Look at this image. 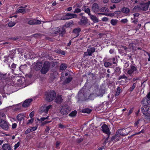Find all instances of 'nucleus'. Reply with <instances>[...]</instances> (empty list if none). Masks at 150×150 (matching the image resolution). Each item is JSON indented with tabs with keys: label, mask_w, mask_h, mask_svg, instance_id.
<instances>
[{
	"label": "nucleus",
	"mask_w": 150,
	"mask_h": 150,
	"mask_svg": "<svg viewBox=\"0 0 150 150\" xmlns=\"http://www.w3.org/2000/svg\"><path fill=\"white\" fill-rule=\"evenodd\" d=\"M56 97V93L53 91H48L45 93L44 98L47 101L50 102L52 101Z\"/></svg>",
	"instance_id": "f257e3e1"
},
{
	"label": "nucleus",
	"mask_w": 150,
	"mask_h": 150,
	"mask_svg": "<svg viewBox=\"0 0 150 150\" xmlns=\"http://www.w3.org/2000/svg\"><path fill=\"white\" fill-rule=\"evenodd\" d=\"M88 94H89L88 90L83 88L79 92L78 96L79 99L81 100H84L87 98Z\"/></svg>",
	"instance_id": "f03ea898"
},
{
	"label": "nucleus",
	"mask_w": 150,
	"mask_h": 150,
	"mask_svg": "<svg viewBox=\"0 0 150 150\" xmlns=\"http://www.w3.org/2000/svg\"><path fill=\"white\" fill-rule=\"evenodd\" d=\"M50 67V63L48 61H45L44 62L40 71L42 74H46L49 70Z\"/></svg>",
	"instance_id": "7ed1b4c3"
},
{
	"label": "nucleus",
	"mask_w": 150,
	"mask_h": 150,
	"mask_svg": "<svg viewBox=\"0 0 150 150\" xmlns=\"http://www.w3.org/2000/svg\"><path fill=\"white\" fill-rule=\"evenodd\" d=\"M60 110L61 114L63 115H66L70 112V109L68 105H64L61 107Z\"/></svg>",
	"instance_id": "20e7f679"
},
{
	"label": "nucleus",
	"mask_w": 150,
	"mask_h": 150,
	"mask_svg": "<svg viewBox=\"0 0 150 150\" xmlns=\"http://www.w3.org/2000/svg\"><path fill=\"white\" fill-rule=\"evenodd\" d=\"M99 6L98 4L96 3H94L92 6V10L95 13H97L98 15H103V13H99V12H103L102 9H99Z\"/></svg>",
	"instance_id": "39448f33"
},
{
	"label": "nucleus",
	"mask_w": 150,
	"mask_h": 150,
	"mask_svg": "<svg viewBox=\"0 0 150 150\" xmlns=\"http://www.w3.org/2000/svg\"><path fill=\"white\" fill-rule=\"evenodd\" d=\"M142 111L143 114L145 116L148 117L150 116V107L146 105H144L142 108Z\"/></svg>",
	"instance_id": "423d86ee"
},
{
	"label": "nucleus",
	"mask_w": 150,
	"mask_h": 150,
	"mask_svg": "<svg viewBox=\"0 0 150 150\" xmlns=\"http://www.w3.org/2000/svg\"><path fill=\"white\" fill-rule=\"evenodd\" d=\"M130 131L131 129L130 128L127 127L125 129H122L118 130L117 132V133H119L120 135L126 136L130 132Z\"/></svg>",
	"instance_id": "0eeeda50"
},
{
	"label": "nucleus",
	"mask_w": 150,
	"mask_h": 150,
	"mask_svg": "<svg viewBox=\"0 0 150 150\" xmlns=\"http://www.w3.org/2000/svg\"><path fill=\"white\" fill-rule=\"evenodd\" d=\"M104 133L106 134V137H104V139L105 138L106 140L107 141L111 134V132L110 131V129L108 126L105 124H104Z\"/></svg>",
	"instance_id": "6e6552de"
},
{
	"label": "nucleus",
	"mask_w": 150,
	"mask_h": 150,
	"mask_svg": "<svg viewBox=\"0 0 150 150\" xmlns=\"http://www.w3.org/2000/svg\"><path fill=\"white\" fill-rule=\"evenodd\" d=\"M8 123L6 121L0 120V127L3 129L7 130L9 129Z\"/></svg>",
	"instance_id": "1a4fd4ad"
},
{
	"label": "nucleus",
	"mask_w": 150,
	"mask_h": 150,
	"mask_svg": "<svg viewBox=\"0 0 150 150\" xmlns=\"http://www.w3.org/2000/svg\"><path fill=\"white\" fill-rule=\"evenodd\" d=\"M77 16L75 14H72L70 13H67L66 15L63 16L62 18V20H66L71 19L73 18H77Z\"/></svg>",
	"instance_id": "9d476101"
},
{
	"label": "nucleus",
	"mask_w": 150,
	"mask_h": 150,
	"mask_svg": "<svg viewBox=\"0 0 150 150\" xmlns=\"http://www.w3.org/2000/svg\"><path fill=\"white\" fill-rule=\"evenodd\" d=\"M96 50L95 47H93L87 49V52H85L84 54V56H91L95 52Z\"/></svg>",
	"instance_id": "9b49d317"
},
{
	"label": "nucleus",
	"mask_w": 150,
	"mask_h": 150,
	"mask_svg": "<svg viewBox=\"0 0 150 150\" xmlns=\"http://www.w3.org/2000/svg\"><path fill=\"white\" fill-rule=\"evenodd\" d=\"M88 23V19L84 16H82L80 21L78 22V24L81 25H85Z\"/></svg>",
	"instance_id": "f8f14e48"
},
{
	"label": "nucleus",
	"mask_w": 150,
	"mask_h": 150,
	"mask_svg": "<svg viewBox=\"0 0 150 150\" xmlns=\"http://www.w3.org/2000/svg\"><path fill=\"white\" fill-rule=\"evenodd\" d=\"M130 67V69L128 70L127 73L131 76L132 74L137 70V69L136 67L133 65H131Z\"/></svg>",
	"instance_id": "ddd939ff"
},
{
	"label": "nucleus",
	"mask_w": 150,
	"mask_h": 150,
	"mask_svg": "<svg viewBox=\"0 0 150 150\" xmlns=\"http://www.w3.org/2000/svg\"><path fill=\"white\" fill-rule=\"evenodd\" d=\"M33 101V99L29 98L25 100L23 103L22 106L24 108L28 107L30 105V103Z\"/></svg>",
	"instance_id": "4468645a"
},
{
	"label": "nucleus",
	"mask_w": 150,
	"mask_h": 150,
	"mask_svg": "<svg viewBox=\"0 0 150 150\" xmlns=\"http://www.w3.org/2000/svg\"><path fill=\"white\" fill-rule=\"evenodd\" d=\"M52 107V105H49L48 106L45 107H42L41 108V110L40 113H42L44 112L45 114L47 113L49 110Z\"/></svg>",
	"instance_id": "2eb2a0df"
},
{
	"label": "nucleus",
	"mask_w": 150,
	"mask_h": 150,
	"mask_svg": "<svg viewBox=\"0 0 150 150\" xmlns=\"http://www.w3.org/2000/svg\"><path fill=\"white\" fill-rule=\"evenodd\" d=\"M40 21L35 19L30 20L28 22V24L30 25L40 24Z\"/></svg>",
	"instance_id": "dca6fc26"
},
{
	"label": "nucleus",
	"mask_w": 150,
	"mask_h": 150,
	"mask_svg": "<svg viewBox=\"0 0 150 150\" xmlns=\"http://www.w3.org/2000/svg\"><path fill=\"white\" fill-rule=\"evenodd\" d=\"M42 65V63L41 62H38L34 67V69L36 71L40 70Z\"/></svg>",
	"instance_id": "f3484780"
},
{
	"label": "nucleus",
	"mask_w": 150,
	"mask_h": 150,
	"mask_svg": "<svg viewBox=\"0 0 150 150\" xmlns=\"http://www.w3.org/2000/svg\"><path fill=\"white\" fill-rule=\"evenodd\" d=\"M37 128V127H34L28 128L25 132V134H27L33 131L36 130Z\"/></svg>",
	"instance_id": "a211bd4d"
},
{
	"label": "nucleus",
	"mask_w": 150,
	"mask_h": 150,
	"mask_svg": "<svg viewBox=\"0 0 150 150\" xmlns=\"http://www.w3.org/2000/svg\"><path fill=\"white\" fill-rule=\"evenodd\" d=\"M150 4V1H149L147 3L144 4L142 6V9L144 11H146L147 10L149 5Z\"/></svg>",
	"instance_id": "6ab92c4d"
},
{
	"label": "nucleus",
	"mask_w": 150,
	"mask_h": 150,
	"mask_svg": "<svg viewBox=\"0 0 150 150\" xmlns=\"http://www.w3.org/2000/svg\"><path fill=\"white\" fill-rule=\"evenodd\" d=\"M81 31V29L79 28H76L73 30V32L75 34H76V37L78 36L79 35V33Z\"/></svg>",
	"instance_id": "aec40b11"
},
{
	"label": "nucleus",
	"mask_w": 150,
	"mask_h": 150,
	"mask_svg": "<svg viewBox=\"0 0 150 150\" xmlns=\"http://www.w3.org/2000/svg\"><path fill=\"white\" fill-rule=\"evenodd\" d=\"M89 16L91 19L92 20L94 23H97L98 22V19L95 16L91 14Z\"/></svg>",
	"instance_id": "412c9836"
},
{
	"label": "nucleus",
	"mask_w": 150,
	"mask_h": 150,
	"mask_svg": "<svg viewBox=\"0 0 150 150\" xmlns=\"http://www.w3.org/2000/svg\"><path fill=\"white\" fill-rule=\"evenodd\" d=\"M2 147L4 150H10L11 149V147L8 144H4Z\"/></svg>",
	"instance_id": "4be33fe9"
},
{
	"label": "nucleus",
	"mask_w": 150,
	"mask_h": 150,
	"mask_svg": "<svg viewBox=\"0 0 150 150\" xmlns=\"http://www.w3.org/2000/svg\"><path fill=\"white\" fill-rule=\"evenodd\" d=\"M62 99L60 96H58L57 97L55 100V102L57 103H60L62 101Z\"/></svg>",
	"instance_id": "5701e85b"
},
{
	"label": "nucleus",
	"mask_w": 150,
	"mask_h": 150,
	"mask_svg": "<svg viewBox=\"0 0 150 150\" xmlns=\"http://www.w3.org/2000/svg\"><path fill=\"white\" fill-rule=\"evenodd\" d=\"M121 11L124 13L127 14L129 12L130 10L128 8L124 7L122 9Z\"/></svg>",
	"instance_id": "b1692460"
},
{
	"label": "nucleus",
	"mask_w": 150,
	"mask_h": 150,
	"mask_svg": "<svg viewBox=\"0 0 150 150\" xmlns=\"http://www.w3.org/2000/svg\"><path fill=\"white\" fill-rule=\"evenodd\" d=\"M17 119L19 121V123L21 122V121L22 120H23L24 118L23 117V116L21 114L18 115L17 116Z\"/></svg>",
	"instance_id": "393cba45"
},
{
	"label": "nucleus",
	"mask_w": 150,
	"mask_h": 150,
	"mask_svg": "<svg viewBox=\"0 0 150 150\" xmlns=\"http://www.w3.org/2000/svg\"><path fill=\"white\" fill-rule=\"evenodd\" d=\"M55 52H56L61 54L62 55H64L65 54V52L64 51H62L60 49H58L57 50H54Z\"/></svg>",
	"instance_id": "a878e982"
},
{
	"label": "nucleus",
	"mask_w": 150,
	"mask_h": 150,
	"mask_svg": "<svg viewBox=\"0 0 150 150\" xmlns=\"http://www.w3.org/2000/svg\"><path fill=\"white\" fill-rule=\"evenodd\" d=\"M67 66L66 64L64 63L62 64L60 67V70H63L67 68Z\"/></svg>",
	"instance_id": "bb28decb"
},
{
	"label": "nucleus",
	"mask_w": 150,
	"mask_h": 150,
	"mask_svg": "<svg viewBox=\"0 0 150 150\" xmlns=\"http://www.w3.org/2000/svg\"><path fill=\"white\" fill-rule=\"evenodd\" d=\"M7 78L6 74H0V80H3Z\"/></svg>",
	"instance_id": "cd10ccee"
},
{
	"label": "nucleus",
	"mask_w": 150,
	"mask_h": 150,
	"mask_svg": "<svg viewBox=\"0 0 150 150\" xmlns=\"http://www.w3.org/2000/svg\"><path fill=\"white\" fill-rule=\"evenodd\" d=\"M127 77L124 74H123L122 75L120 76L118 78V80H120L121 79H125V81H127Z\"/></svg>",
	"instance_id": "c85d7f7f"
},
{
	"label": "nucleus",
	"mask_w": 150,
	"mask_h": 150,
	"mask_svg": "<svg viewBox=\"0 0 150 150\" xmlns=\"http://www.w3.org/2000/svg\"><path fill=\"white\" fill-rule=\"evenodd\" d=\"M77 113V111L76 110H75L72 111L69 115L71 117H74L76 115Z\"/></svg>",
	"instance_id": "c756f323"
},
{
	"label": "nucleus",
	"mask_w": 150,
	"mask_h": 150,
	"mask_svg": "<svg viewBox=\"0 0 150 150\" xmlns=\"http://www.w3.org/2000/svg\"><path fill=\"white\" fill-rule=\"evenodd\" d=\"M43 35L40 33H36L32 35V37H34L35 38H38L42 37Z\"/></svg>",
	"instance_id": "7c9ffc66"
},
{
	"label": "nucleus",
	"mask_w": 150,
	"mask_h": 150,
	"mask_svg": "<svg viewBox=\"0 0 150 150\" xmlns=\"http://www.w3.org/2000/svg\"><path fill=\"white\" fill-rule=\"evenodd\" d=\"M72 78L71 77L69 76L67 79H65L64 82L66 83H69L72 80Z\"/></svg>",
	"instance_id": "2f4dec72"
},
{
	"label": "nucleus",
	"mask_w": 150,
	"mask_h": 150,
	"mask_svg": "<svg viewBox=\"0 0 150 150\" xmlns=\"http://www.w3.org/2000/svg\"><path fill=\"white\" fill-rule=\"evenodd\" d=\"M65 29L64 28H62V30L60 31L59 32V34L62 36L65 33Z\"/></svg>",
	"instance_id": "473e14b6"
},
{
	"label": "nucleus",
	"mask_w": 150,
	"mask_h": 150,
	"mask_svg": "<svg viewBox=\"0 0 150 150\" xmlns=\"http://www.w3.org/2000/svg\"><path fill=\"white\" fill-rule=\"evenodd\" d=\"M97 94L98 96H100L101 97H102L103 96V90H99L97 93Z\"/></svg>",
	"instance_id": "72a5a7b5"
},
{
	"label": "nucleus",
	"mask_w": 150,
	"mask_h": 150,
	"mask_svg": "<svg viewBox=\"0 0 150 150\" xmlns=\"http://www.w3.org/2000/svg\"><path fill=\"white\" fill-rule=\"evenodd\" d=\"M112 64V63L108 62H106L104 63V66L106 67L111 66Z\"/></svg>",
	"instance_id": "f704fd0d"
},
{
	"label": "nucleus",
	"mask_w": 150,
	"mask_h": 150,
	"mask_svg": "<svg viewBox=\"0 0 150 150\" xmlns=\"http://www.w3.org/2000/svg\"><path fill=\"white\" fill-rule=\"evenodd\" d=\"M17 12L25 13L26 12V11L25 9H23V8H20L18 10Z\"/></svg>",
	"instance_id": "c9c22d12"
},
{
	"label": "nucleus",
	"mask_w": 150,
	"mask_h": 150,
	"mask_svg": "<svg viewBox=\"0 0 150 150\" xmlns=\"http://www.w3.org/2000/svg\"><path fill=\"white\" fill-rule=\"evenodd\" d=\"M73 22L72 21H71L70 22L68 23H66L65 25V26L67 28L69 27L71 24H73Z\"/></svg>",
	"instance_id": "e433bc0d"
},
{
	"label": "nucleus",
	"mask_w": 150,
	"mask_h": 150,
	"mask_svg": "<svg viewBox=\"0 0 150 150\" xmlns=\"http://www.w3.org/2000/svg\"><path fill=\"white\" fill-rule=\"evenodd\" d=\"M91 110H90L88 108L86 109H85L83 110L82 111V112L84 113H89L90 112H91Z\"/></svg>",
	"instance_id": "4c0bfd02"
},
{
	"label": "nucleus",
	"mask_w": 150,
	"mask_h": 150,
	"mask_svg": "<svg viewBox=\"0 0 150 150\" xmlns=\"http://www.w3.org/2000/svg\"><path fill=\"white\" fill-rule=\"evenodd\" d=\"M117 20L112 19L110 23L112 25H115L117 24Z\"/></svg>",
	"instance_id": "58836bf2"
},
{
	"label": "nucleus",
	"mask_w": 150,
	"mask_h": 150,
	"mask_svg": "<svg viewBox=\"0 0 150 150\" xmlns=\"http://www.w3.org/2000/svg\"><path fill=\"white\" fill-rule=\"evenodd\" d=\"M136 83H134L133 84L132 86L129 89V91L130 92H132L136 86Z\"/></svg>",
	"instance_id": "ea45409f"
},
{
	"label": "nucleus",
	"mask_w": 150,
	"mask_h": 150,
	"mask_svg": "<svg viewBox=\"0 0 150 150\" xmlns=\"http://www.w3.org/2000/svg\"><path fill=\"white\" fill-rule=\"evenodd\" d=\"M16 24V23L14 22L11 21L8 23V26L9 27H12Z\"/></svg>",
	"instance_id": "a19ab883"
},
{
	"label": "nucleus",
	"mask_w": 150,
	"mask_h": 150,
	"mask_svg": "<svg viewBox=\"0 0 150 150\" xmlns=\"http://www.w3.org/2000/svg\"><path fill=\"white\" fill-rule=\"evenodd\" d=\"M120 88L119 87H118L117 88L115 94V96H117L119 95L120 93Z\"/></svg>",
	"instance_id": "79ce46f5"
},
{
	"label": "nucleus",
	"mask_w": 150,
	"mask_h": 150,
	"mask_svg": "<svg viewBox=\"0 0 150 150\" xmlns=\"http://www.w3.org/2000/svg\"><path fill=\"white\" fill-rule=\"evenodd\" d=\"M85 12L87 13L89 16L91 14L90 13V11L89 8H88L86 9L85 10Z\"/></svg>",
	"instance_id": "37998d69"
},
{
	"label": "nucleus",
	"mask_w": 150,
	"mask_h": 150,
	"mask_svg": "<svg viewBox=\"0 0 150 150\" xmlns=\"http://www.w3.org/2000/svg\"><path fill=\"white\" fill-rule=\"evenodd\" d=\"M104 15H105L107 16H110L111 17H112L114 16L115 14L114 13H104Z\"/></svg>",
	"instance_id": "c03bdc74"
},
{
	"label": "nucleus",
	"mask_w": 150,
	"mask_h": 150,
	"mask_svg": "<svg viewBox=\"0 0 150 150\" xmlns=\"http://www.w3.org/2000/svg\"><path fill=\"white\" fill-rule=\"evenodd\" d=\"M59 32H60V29L59 28H57L56 29V31H55V30H54V34H57L58 33H59Z\"/></svg>",
	"instance_id": "a18cd8bd"
},
{
	"label": "nucleus",
	"mask_w": 150,
	"mask_h": 150,
	"mask_svg": "<svg viewBox=\"0 0 150 150\" xmlns=\"http://www.w3.org/2000/svg\"><path fill=\"white\" fill-rule=\"evenodd\" d=\"M144 130L143 129H142V130L140 132H137V133H135V134H133V135H132L131 136L132 137V136H134V135H137V134H140L141 133H144Z\"/></svg>",
	"instance_id": "49530a36"
},
{
	"label": "nucleus",
	"mask_w": 150,
	"mask_h": 150,
	"mask_svg": "<svg viewBox=\"0 0 150 150\" xmlns=\"http://www.w3.org/2000/svg\"><path fill=\"white\" fill-rule=\"evenodd\" d=\"M81 10L79 8H76L75 10L74 11V13H79L81 12Z\"/></svg>",
	"instance_id": "de8ad7c7"
},
{
	"label": "nucleus",
	"mask_w": 150,
	"mask_h": 150,
	"mask_svg": "<svg viewBox=\"0 0 150 150\" xmlns=\"http://www.w3.org/2000/svg\"><path fill=\"white\" fill-rule=\"evenodd\" d=\"M120 68L119 67H116L115 69V72H118L120 73Z\"/></svg>",
	"instance_id": "09e8293b"
},
{
	"label": "nucleus",
	"mask_w": 150,
	"mask_h": 150,
	"mask_svg": "<svg viewBox=\"0 0 150 150\" xmlns=\"http://www.w3.org/2000/svg\"><path fill=\"white\" fill-rule=\"evenodd\" d=\"M112 63L113 64H116L117 62V59L114 57L112 59Z\"/></svg>",
	"instance_id": "8fccbe9b"
},
{
	"label": "nucleus",
	"mask_w": 150,
	"mask_h": 150,
	"mask_svg": "<svg viewBox=\"0 0 150 150\" xmlns=\"http://www.w3.org/2000/svg\"><path fill=\"white\" fill-rule=\"evenodd\" d=\"M139 14L137 13H134L133 14V15L134 16V18L133 19H132V18H131V19H135V18H136L135 17H138L139 16Z\"/></svg>",
	"instance_id": "3c124183"
},
{
	"label": "nucleus",
	"mask_w": 150,
	"mask_h": 150,
	"mask_svg": "<svg viewBox=\"0 0 150 150\" xmlns=\"http://www.w3.org/2000/svg\"><path fill=\"white\" fill-rule=\"evenodd\" d=\"M128 20L127 19H123L121 20V23H126L127 22Z\"/></svg>",
	"instance_id": "603ef678"
},
{
	"label": "nucleus",
	"mask_w": 150,
	"mask_h": 150,
	"mask_svg": "<svg viewBox=\"0 0 150 150\" xmlns=\"http://www.w3.org/2000/svg\"><path fill=\"white\" fill-rule=\"evenodd\" d=\"M111 1L112 3H118L121 1V0H111Z\"/></svg>",
	"instance_id": "864d4df0"
},
{
	"label": "nucleus",
	"mask_w": 150,
	"mask_h": 150,
	"mask_svg": "<svg viewBox=\"0 0 150 150\" xmlns=\"http://www.w3.org/2000/svg\"><path fill=\"white\" fill-rule=\"evenodd\" d=\"M118 133H117H117H116V135L115 136H113L112 137L111 139H112V140H113L115 139L116 137H119L120 136L118 134Z\"/></svg>",
	"instance_id": "5fc2aeb1"
},
{
	"label": "nucleus",
	"mask_w": 150,
	"mask_h": 150,
	"mask_svg": "<svg viewBox=\"0 0 150 150\" xmlns=\"http://www.w3.org/2000/svg\"><path fill=\"white\" fill-rule=\"evenodd\" d=\"M33 121H34V119L32 118V119L28 120V122L27 123V124L28 125L30 123H32L33 122Z\"/></svg>",
	"instance_id": "6e6d98bb"
},
{
	"label": "nucleus",
	"mask_w": 150,
	"mask_h": 150,
	"mask_svg": "<svg viewBox=\"0 0 150 150\" xmlns=\"http://www.w3.org/2000/svg\"><path fill=\"white\" fill-rule=\"evenodd\" d=\"M20 145L19 142H18L16 144H15L14 146V149H16Z\"/></svg>",
	"instance_id": "4d7b16f0"
},
{
	"label": "nucleus",
	"mask_w": 150,
	"mask_h": 150,
	"mask_svg": "<svg viewBox=\"0 0 150 150\" xmlns=\"http://www.w3.org/2000/svg\"><path fill=\"white\" fill-rule=\"evenodd\" d=\"M50 128L49 126H47L45 130V132H47V133H48V132L50 130Z\"/></svg>",
	"instance_id": "13d9d810"
},
{
	"label": "nucleus",
	"mask_w": 150,
	"mask_h": 150,
	"mask_svg": "<svg viewBox=\"0 0 150 150\" xmlns=\"http://www.w3.org/2000/svg\"><path fill=\"white\" fill-rule=\"evenodd\" d=\"M34 111H32L30 114L29 116L31 118H32L34 116Z\"/></svg>",
	"instance_id": "bf43d9fd"
},
{
	"label": "nucleus",
	"mask_w": 150,
	"mask_h": 150,
	"mask_svg": "<svg viewBox=\"0 0 150 150\" xmlns=\"http://www.w3.org/2000/svg\"><path fill=\"white\" fill-rule=\"evenodd\" d=\"M129 47L130 49H133V43H130L129 44Z\"/></svg>",
	"instance_id": "052dcab7"
},
{
	"label": "nucleus",
	"mask_w": 150,
	"mask_h": 150,
	"mask_svg": "<svg viewBox=\"0 0 150 150\" xmlns=\"http://www.w3.org/2000/svg\"><path fill=\"white\" fill-rule=\"evenodd\" d=\"M59 127L63 129L65 127L64 126L62 125L61 124H59Z\"/></svg>",
	"instance_id": "680f3d73"
},
{
	"label": "nucleus",
	"mask_w": 150,
	"mask_h": 150,
	"mask_svg": "<svg viewBox=\"0 0 150 150\" xmlns=\"http://www.w3.org/2000/svg\"><path fill=\"white\" fill-rule=\"evenodd\" d=\"M17 124H16L14 123L12 125V129H14L16 128L17 126Z\"/></svg>",
	"instance_id": "e2e57ef3"
},
{
	"label": "nucleus",
	"mask_w": 150,
	"mask_h": 150,
	"mask_svg": "<svg viewBox=\"0 0 150 150\" xmlns=\"http://www.w3.org/2000/svg\"><path fill=\"white\" fill-rule=\"evenodd\" d=\"M109 12V9L107 8L104 7V12Z\"/></svg>",
	"instance_id": "0e129e2a"
},
{
	"label": "nucleus",
	"mask_w": 150,
	"mask_h": 150,
	"mask_svg": "<svg viewBox=\"0 0 150 150\" xmlns=\"http://www.w3.org/2000/svg\"><path fill=\"white\" fill-rule=\"evenodd\" d=\"M134 20L133 21L132 23L134 24H137V23L138 22V20L137 19L135 18Z\"/></svg>",
	"instance_id": "69168bd1"
},
{
	"label": "nucleus",
	"mask_w": 150,
	"mask_h": 150,
	"mask_svg": "<svg viewBox=\"0 0 150 150\" xmlns=\"http://www.w3.org/2000/svg\"><path fill=\"white\" fill-rule=\"evenodd\" d=\"M146 54L148 55L149 57L148 58V61H150V53H149L147 52H146Z\"/></svg>",
	"instance_id": "338daca9"
},
{
	"label": "nucleus",
	"mask_w": 150,
	"mask_h": 150,
	"mask_svg": "<svg viewBox=\"0 0 150 150\" xmlns=\"http://www.w3.org/2000/svg\"><path fill=\"white\" fill-rule=\"evenodd\" d=\"M146 97L148 99H150V92L148 94Z\"/></svg>",
	"instance_id": "774afa93"
}]
</instances>
